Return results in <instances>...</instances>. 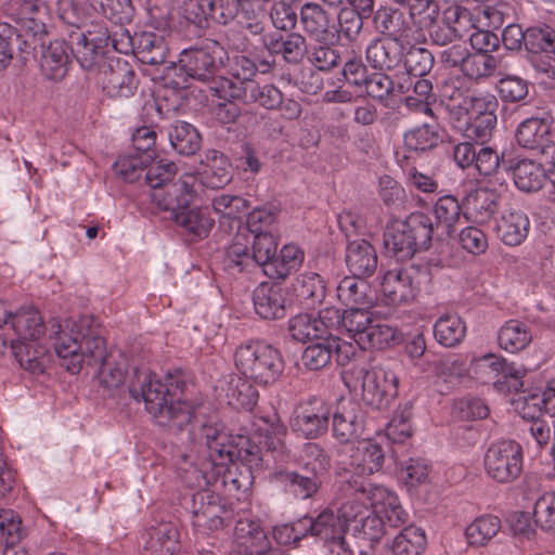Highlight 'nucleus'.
<instances>
[{
    "instance_id": "nucleus-6",
    "label": "nucleus",
    "mask_w": 555,
    "mask_h": 555,
    "mask_svg": "<svg viewBox=\"0 0 555 555\" xmlns=\"http://www.w3.org/2000/svg\"><path fill=\"white\" fill-rule=\"evenodd\" d=\"M234 361L242 375L262 386L275 383L284 370L280 351L260 340H251L238 346Z\"/></svg>"
},
{
    "instance_id": "nucleus-48",
    "label": "nucleus",
    "mask_w": 555,
    "mask_h": 555,
    "mask_svg": "<svg viewBox=\"0 0 555 555\" xmlns=\"http://www.w3.org/2000/svg\"><path fill=\"white\" fill-rule=\"evenodd\" d=\"M501 529V520L493 515L476 518L465 530V537L470 545H486Z\"/></svg>"
},
{
    "instance_id": "nucleus-30",
    "label": "nucleus",
    "mask_w": 555,
    "mask_h": 555,
    "mask_svg": "<svg viewBox=\"0 0 555 555\" xmlns=\"http://www.w3.org/2000/svg\"><path fill=\"white\" fill-rule=\"evenodd\" d=\"M11 348L21 367L33 374L42 373L49 362L48 349L40 341H12Z\"/></svg>"
},
{
    "instance_id": "nucleus-14",
    "label": "nucleus",
    "mask_w": 555,
    "mask_h": 555,
    "mask_svg": "<svg viewBox=\"0 0 555 555\" xmlns=\"http://www.w3.org/2000/svg\"><path fill=\"white\" fill-rule=\"evenodd\" d=\"M307 534H311L325 544L336 548L338 555H352L345 541L346 527L344 520L331 509L322 511L315 518L304 517Z\"/></svg>"
},
{
    "instance_id": "nucleus-29",
    "label": "nucleus",
    "mask_w": 555,
    "mask_h": 555,
    "mask_svg": "<svg viewBox=\"0 0 555 555\" xmlns=\"http://www.w3.org/2000/svg\"><path fill=\"white\" fill-rule=\"evenodd\" d=\"M405 49L395 40L378 39L366 48V60L374 68L391 69L402 61Z\"/></svg>"
},
{
    "instance_id": "nucleus-49",
    "label": "nucleus",
    "mask_w": 555,
    "mask_h": 555,
    "mask_svg": "<svg viewBox=\"0 0 555 555\" xmlns=\"http://www.w3.org/2000/svg\"><path fill=\"white\" fill-rule=\"evenodd\" d=\"M416 42L405 44L402 61L406 72L415 77H424L431 70L435 59L425 48L416 47Z\"/></svg>"
},
{
    "instance_id": "nucleus-17",
    "label": "nucleus",
    "mask_w": 555,
    "mask_h": 555,
    "mask_svg": "<svg viewBox=\"0 0 555 555\" xmlns=\"http://www.w3.org/2000/svg\"><path fill=\"white\" fill-rule=\"evenodd\" d=\"M270 481L301 500L314 496L322 486V478L313 474H301L283 467H276L270 474Z\"/></svg>"
},
{
    "instance_id": "nucleus-15",
    "label": "nucleus",
    "mask_w": 555,
    "mask_h": 555,
    "mask_svg": "<svg viewBox=\"0 0 555 555\" xmlns=\"http://www.w3.org/2000/svg\"><path fill=\"white\" fill-rule=\"evenodd\" d=\"M417 272L412 268L391 269L382 280V293L387 304L403 305L414 300L418 292Z\"/></svg>"
},
{
    "instance_id": "nucleus-61",
    "label": "nucleus",
    "mask_w": 555,
    "mask_h": 555,
    "mask_svg": "<svg viewBox=\"0 0 555 555\" xmlns=\"http://www.w3.org/2000/svg\"><path fill=\"white\" fill-rule=\"evenodd\" d=\"M256 63L243 54H235L229 60L228 73L231 78L225 77L235 87L244 86V82L254 81L253 77L257 73Z\"/></svg>"
},
{
    "instance_id": "nucleus-3",
    "label": "nucleus",
    "mask_w": 555,
    "mask_h": 555,
    "mask_svg": "<svg viewBox=\"0 0 555 555\" xmlns=\"http://www.w3.org/2000/svg\"><path fill=\"white\" fill-rule=\"evenodd\" d=\"M181 389L180 373H168L164 380L147 369H134L129 379V393L137 401H143L146 411L159 426L181 430L194 418L195 406L185 400H173L171 388Z\"/></svg>"
},
{
    "instance_id": "nucleus-16",
    "label": "nucleus",
    "mask_w": 555,
    "mask_h": 555,
    "mask_svg": "<svg viewBox=\"0 0 555 555\" xmlns=\"http://www.w3.org/2000/svg\"><path fill=\"white\" fill-rule=\"evenodd\" d=\"M364 429V412L360 404L341 400L333 414V434L341 443L357 439Z\"/></svg>"
},
{
    "instance_id": "nucleus-11",
    "label": "nucleus",
    "mask_w": 555,
    "mask_h": 555,
    "mask_svg": "<svg viewBox=\"0 0 555 555\" xmlns=\"http://www.w3.org/2000/svg\"><path fill=\"white\" fill-rule=\"evenodd\" d=\"M485 470L491 479L506 483L515 480L522 469V449L514 440L491 444L483 457Z\"/></svg>"
},
{
    "instance_id": "nucleus-5",
    "label": "nucleus",
    "mask_w": 555,
    "mask_h": 555,
    "mask_svg": "<svg viewBox=\"0 0 555 555\" xmlns=\"http://www.w3.org/2000/svg\"><path fill=\"white\" fill-rule=\"evenodd\" d=\"M434 235V223L428 215L411 214L405 221L390 223L384 234V246L397 260L413 257L418 249H427Z\"/></svg>"
},
{
    "instance_id": "nucleus-34",
    "label": "nucleus",
    "mask_w": 555,
    "mask_h": 555,
    "mask_svg": "<svg viewBox=\"0 0 555 555\" xmlns=\"http://www.w3.org/2000/svg\"><path fill=\"white\" fill-rule=\"evenodd\" d=\"M145 542L149 555H175L179 550V532L170 522L152 528Z\"/></svg>"
},
{
    "instance_id": "nucleus-51",
    "label": "nucleus",
    "mask_w": 555,
    "mask_h": 555,
    "mask_svg": "<svg viewBox=\"0 0 555 555\" xmlns=\"http://www.w3.org/2000/svg\"><path fill=\"white\" fill-rule=\"evenodd\" d=\"M397 339V331L392 326L383 322H373L358 339V347L361 349L378 348L383 349Z\"/></svg>"
},
{
    "instance_id": "nucleus-4",
    "label": "nucleus",
    "mask_w": 555,
    "mask_h": 555,
    "mask_svg": "<svg viewBox=\"0 0 555 555\" xmlns=\"http://www.w3.org/2000/svg\"><path fill=\"white\" fill-rule=\"evenodd\" d=\"M345 385L361 391L363 403L375 410L387 409L398 396L399 378L386 364L353 366L343 373Z\"/></svg>"
},
{
    "instance_id": "nucleus-18",
    "label": "nucleus",
    "mask_w": 555,
    "mask_h": 555,
    "mask_svg": "<svg viewBox=\"0 0 555 555\" xmlns=\"http://www.w3.org/2000/svg\"><path fill=\"white\" fill-rule=\"evenodd\" d=\"M197 178L193 173H183L178 181L171 182L166 189H156L151 198L157 207L176 211V208L186 207L195 194Z\"/></svg>"
},
{
    "instance_id": "nucleus-28",
    "label": "nucleus",
    "mask_w": 555,
    "mask_h": 555,
    "mask_svg": "<svg viewBox=\"0 0 555 555\" xmlns=\"http://www.w3.org/2000/svg\"><path fill=\"white\" fill-rule=\"evenodd\" d=\"M551 127L548 116L528 118L518 126L516 140L525 149L543 147L551 141Z\"/></svg>"
},
{
    "instance_id": "nucleus-52",
    "label": "nucleus",
    "mask_w": 555,
    "mask_h": 555,
    "mask_svg": "<svg viewBox=\"0 0 555 555\" xmlns=\"http://www.w3.org/2000/svg\"><path fill=\"white\" fill-rule=\"evenodd\" d=\"M353 534L358 538L369 540L371 542H378L382 538L388 535V527L383 522L377 511L369 512L362 516L361 519H357L356 524L352 525Z\"/></svg>"
},
{
    "instance_id": "nucleus-20",
    "label": "nucleus",
    "mask_w": 555,
    "mask_h": 555,
    "mask_svg": "<svg viewBox=\"0 0 555 555\" xmlns=\"http://www.w3.org/2000/svg\"><path fill=\"white\" fill-rule=\"evenodd\" d=\"M330 414V406L323 400L314 398L300 406L293 428L306 438H315L326 430Z\"/></svg>"
},
{
    "instance_id": "nucleus-43",
    "label": "nucleus",
    "mask_w": 555,
    "mask_h": 555,
    "mask_svg": "<svg viewBox=\"0 0 555 555\" xmlns=\"http://www.w3.org/2000/svg\"><path fill=\"white\" fill-rule=\"evenodd\" d=\"M531 339L532 335L528 326L517 320L506 321L498 333L499 346L511 353L525 349Z\"/></svg>"
},
{
    "instance_id": "nucleus-25",
    "label": "nucleus",
    "mask_w": 555,
    "mask_h": 555,
    "mask_svg": "<svg viewBox=\"0 0 555 555\" xmlns=\"http://www.w3.org/2000/svg\"><path fill=\"white\" fill-rule=\"evenodd\" d=\"M253 301L256 313L262 319H281L286 313L284 292L276 284H259L253 293Z\"/></svg>"
},
{
    "instance_id": "nucleus-46",
    "label": "nucleus",
    "mask_w": 555,
    "mask_h": 555,
    "mask_svg": "<svg viewBox=\"0 0 555 555\" xmlns=\"http://www.w3.org/2000/svg\"><path fill=\"white\" fill-rule=\"evenodd\" d=\"M211 205L221 223L225 220L240 223L242 216L248 209L249 203L240 195L222 193L212 198Z\"/></svg>"
},
{
    "instance_id": "nucleus-22",
    "label": "nucleus",
    "mask_w": 555,
    "mask_h": 555,
    "mask_svg": "<svg viewBox=\"0 0 555 555\" xmlns=\"http://www.w3.org/2000/svg\"><path fill=\"white\" fill-rule=\"evenodd\" d=\"M350 467L356 479L373 475L382 469L385 461L383 447L372 439H363L350 450Z\"/></svg>"
},
{
    "instance_id": "nucleus-47",
    "label": "nucleus",
    "mask_w": 555,
    "mask_h": 555,
    "mask_svg": "<svg viewBox=\"0 0 555 555\" xmlns=\"http://www.w3.org/2000/svg\"><path fill=\"white\" fill-rule=\"evenodd\" d=\"M95 38H88L85 34L77 37L75 48H72L80 66L86 70H92L96 66L102 67L104 61V50Z\"/></svg>"
},
{
    "instance_id": "nucleus-40",
    "label": "nucleus",
    "mask_w": 555,
    "mask_h": 555,
    "mask_svg": "<svg viewBox=\"0 0 555 555\" xmlns=\"http://www.w3.org/2000/svg\"><path fill=\"white\" fill-rule=\"evenodd\" d=\"M442 128L437 122H429L406 131L403 140L406 149L425 152L436 147L442 141Z\"/></svg>"
},
{
    "instance_id": "nucleus-32",
    "label": "nucleus",
    "mask_w": 555,
    "mask_h": 555,
    "mask_svg": "<svg viewBox=\"0 0 555 555\" xmlns=\"http://www.w3.org/2000/svg\"><path fill=\"white\" fill-rule=\"evenodd\" d=\"M263 426L261 430L266 431L263 443L276 462H286L289 457V450L285 446L283 437L286 434V427L280 416L273 412L261 417Z\"/></svg>"
},
{
    "instance_id": "nucleus-56",
    "label": "nucleus",
    "mask_w": 555,
    "mask_h": 555,
    "mask_svg": "<svg viewBox=\"0 0 555 555\" xmlns=\"http://www.w3.org/2000/svg\"><path fill=\"white\" fill-rule=\"evenodd\" d=\"M288 332L291 337L299 343L323 339L315 317L311 314H298L292 318L288 322Z\"/></svg>"
},
{
    "instance_id": "nucleus-10",
    "label": "nucleus",
    "mask_w": 555,
    "mask_h": 555,
    "mask_svg": "<svg viewBox=\"0 0 555 555\" xmlns=\"http://www.w3.org/2000/svg\"><path fill=\"white\" fill-rule=\"evenodd\" d=\"M346 490L351 493H371V504L379 514L383 522L390 530L402 529L408 526L409 513L402 507L398 495L384 486L373 485L363 481L346 483Z\"/></svg>"
},
{
    "instance_id": "nucleus-9",
    "label": "nucleus",
    "mask_w": 555,
    "mask_h": 555,
    "mask_svg": "<svg viewBox=\"0 0 555 555\" xmlns=\"http://www.w3.org/2000/svg\"><path fill=\"white\" fill-rule=\"evenodd\" d=\"M214 94L227 102L238 101L243 104L257 103L267 109H275L283 103L282 92L273 85H259L247 81L235 87L225 77H221L214 86Z\"/></svg>"
},
{
    "instance_id": "nucleus-13",
    "label": "nucleus",
    "mask_w": 555,
    "mask_h": 555,
    "mask_svg": "<svg viewBox=\"0 0 555 555\" xmlns=\"http://www.w3.org/2000/svg\"><path fill=\"white\" fill-rule=\"evenodd\" d=\"M96 81L106 95L113 99L130 98L138 87L133 69L120 59L104 62L96 74Z\"/></svg>"
},
{
    "instance_id": "nucleus-59",
    "label": "nucleus",
    "mask_w": 555,
    "mask_h": 555,
    "mask_svg": "<svg viewBox=\"0 0 555 555\" xmlns=\"http://www.w3.org/2000/svg\"><path fill=\"white\" fill-rule=\"evenodd\" d=\"M373 322L371 312L364 307L350 308L344 311L343 328L358 345L359 336L364 334Z\"/></svg>"
},
{
    "instance_id": "nucleus-57",
    "label": "nucleus",
    "mask_w": 555,
    "mask_h": 555,
    "mask_svg": "<svg viewBox=\"0 0 555 555\" xmlns=\"http://www.w3.org/2000/svg\"><path fill=\"white\" fill-rule=\"evenodd\" d=\"M240 4L237 0H199L198 3L206 17L221 24H228L236 16Z\"/></svg>"
},
{
    "instance_id": "nucleus-54",
    "label": "nucleus",
    "mask_w": 555,
    "mask_h": 555,
    "mask_svg": "<svg viewBox=\"0 0 555 555\" xmlns=\"http://www.w3.org/2000/svg\"><path fill=\"white\" fill-rule=\"evenodd\" d=\"M304 258V251L297 245L287 244L282 247L279 256L275 255L271 268H274L276 278L284 279L301 266Z\"/></svg>"
},
{
    "instance_id": "nucleus-42",
    "label": "nucleus",
    "mask_w": 555,
    "mask_h": 555,
    "mask_svg": "<svg viewBox=\"0 0 555 555\" xmlns=\"http://www.w3.org/2000/svg\"><path fill=\"white\" fill-rule=\"evenodd\" d=\"M172 212L177 224L194 237L202 238L207 236L215 223L207 210L199 208L186 209L182 207L176 208V211Z\"/></svg>"
},
{
    "instance_id": "nucleus-21",
    "label": "nucleus",
    "mask_w": 555,
    "mask_h": 555,
    "mask_svg": "<svg viewBox=\"0 0 555 555\" xmlns=\"http://www.w3.org/2000/svg\"><path fill=\"white\" fill-rule=\"evenodd\" d=\"M72 48L64 40H54L42 46L39 57L41 74L48 80L61 81L72 64Z\"/></svg>"
},
{
    "instance_id": "nucleus-64",
    "label": "nucleus",
    "mask_w": 555,
    "mask_h": 555,
    "mask_svg": "<svg viewBox=\"0 0 555 555\" xmlns=\"http://www.w3.org/2000/svg\"><path fill=\"white\" fill-rule=\"evenodd\" d=\"M533 516L541 528L555 530V492H545L535 501Z\"/></svg>"
},
{
    "instance_id": "nucleus-8",
    "label": "nucleus",
    "mask_w": 555,
    "mask_h": 555,
    "mask_svg": "<svg viewBox=\"0 0 555 555\" xmlns=\"http://www.w3.org/2000/svg\"><path fill=\"white\" fill-rule=\"evenodd\" d=\"M223 47L216 40L206 39L199 47L181 51L177 63L178 69L186 77L212 86L222 77L218 76L225 57Z\"/></svg>"
},
{
    "instance_id": "nucleus-39",
    "label": "nucleus",
    "mask_w": 555,
    "mask_h": 555,
    "mask_svg": "<svg viewBox=\"0 0 555 555\" xmlns=\"http://www.w3.org/2000/svg\"><path fill=\"white\" fill-rule=\"evenodd\" d=\"M466 323L457 314L441 315L434 325L436 340L444 347H455L466 336Z\"/></svg>"
},
{
    "instance_id": "nucleus-58",
    "label": "nucleus",
    "mask_w": 555,
    "mask_h": 555,
    "mask_svg": "<svg viewBox=\"0 0 555 555\" xmlns=\"http://www.w3.org/2000/svg\"><path fill=\"white\" fill-rule=\"evenodd\" d=\"M332 359V349L327 339L323 338L305 348L300 357V364L309 371L325 367Z\"/></svg>"
},
{
    "instance_id": "nucleus-60",
    "label": "nucleus",
    "mask_w": 555,
    "mask_h": 555,
    "mask_svg": "<svg viewBox=\"0 0 555 555\" xmlns=\"http://www.w3.org/2000/svg\"><path fill=\"white\" fill-rule=\"evenodd\" d=\"M302 459L305 461L304 472L320 478H323L331 466L330 456L317 443L305 444Z\"/></svg>"
},
{
    "instance_id": "nucleus-36",
    "label": "nucleus",
    "mask_w": 555,
    "mask_h": 555,
    "mask_svg": "<svg viewBox=\"0 0 555 555\" xmlns=\"http://www.w3.org/2000/svg\"><path fill=\"white\" fill-rule=\"evenodd\" d=\"M507 69L502 59L488 53H470L463 64L462 73L470 79H485L493 75H501Z\"/></svg>"
},
{
    "instance_id": "nucleus-37",
    "label": "nucleus",
    "mask_w": 555,
    "mask_h": 555,
    "mask_svg": "<svg viewBox=\"0 0 555 555\" xmlns=\"http://www.w3.org/2000/svg\"><path fill=\"white\" fill-rule=\"evenodd\" d=\"M293 291L301 305L309 309L321 304L325 297L324 282L314 272L299 274L293 283Z\"/></svg>"
},
{
    "instance_id": "nucleus-44",
    "label": "nucleus",
    "mask_w": 555,
    "mask_h": 555,
    "mask_svg": "<svg viewBox=\"0 0 555 555\" xmlns=\"http://www.w3.org/2000/svg\"><path fill=\"white\" fill-rule=\"evenodd\" d=\"M172 149L181 155H193L201 146L198 131L189 122L176 121L168 132Z\"/></svg>"
},
{
    "instance_id": "nucleus-7",
    "label": "nucleus",
    "mask_w": 555,
    "mask_h": 555,
    "mask_svg": "<svg viewBox=\"0 0 555 555\" xmlns=\"http://www.w3.org/2000/svg\"><path fill=\"white\" fill-rule=\"evenodd\" d=\"M276 249L278 240L273 232L236 233L227 248L225 266L237 272L251 263L271 268Z\"/></svg>"
},
{
    "instance_id": "nucleus-23",
    "label": "nucleus",
    "mask_w": 555,
    "mask_h": 555,
    "mask_svg": "<svg viewBox=\"0 0 555 555\" xmlns=\"http://www.w3.org/2000/svg\"><path fill=\"white\" fill-rule=\"evenodd\" d=\"M218 389L229 405L235 409L251 410L259 398L257 389L244 375L228 374L219 380Z\"/></svg>"
},
{
    "instance_id": "nucleus-53",
    "label": "nucleus",
    "mask_w": 555,
    "mask_h": 555,
    "mask_svg": "<svg viewBox=\"0 0 555 555\" xmlns=\"http://www.w3.org/2000/svg\"><path fill=\"white\" fill-rule=\"evenodd\" d=\"M146 167L145 179L152 189V193L156 189H166L168 184H171V180L177 172L176 164L165 159L155 160L151 157Z\"/></svg>"
},
{
    "instance_id": "nucleus-26",
    "label": "nucleus",
    "mask_w": 555,
    "mask_h": 555,
    "mask_svg": "<svg viewBox=\"0 0 555 555\" xmlns=\"http://www.w3.org/2000/svg\"><path fill=\"white\" fill-rule=\"evenodd\" d=\"M529 228V218L518 209L505 210L496 222V233L508 246L521 244L528 235Z\"/></svg>"
},
{
    "instance_id": "nucleus-62",
    "label": "nucleus",
    "mask_w": 555,
    "mask_h": 555,
    "mask_svg": "<svg viewBox=\"0 0 555 555\" xmlns=\"http://www.w3.org/2000/svg\"><path fill=\"white\" fill-rule=\"evenodd\" d=\"M464 135L469 140L485 143L490 140L496 126V115L469 117L465 120Z\"/></svg>"
},
{
    "instance_id": "nucleus-33",
    "label": "nucleus",
    "mask_w": 555,
    "mask_h": 555,
    "mask_svg": "<svg viewBox=\"0 0 555 555\" xmlns=\"http://www.w3.org/2000/svg\"><path fill=\"white\" fill-rule=\"evenodd\" d=\"M202 164L204 166L202 179L207 188L219 189L231 181V166L222 153L216 150L208 151Z\"/></svg>"
},
{
    "instance_id": "nucleus-1",
    "label": "nucleus",
    "mask_w": 555,
    "mask_h": 555,
    "mask_svg": "<svg viewBox=\"0 0 555 555\" xmlns=\"http://www.w3.org/2000/svg\"><path fill=\"white\" fill-rule=\"evenodd\" d=\"M193 440L207 454V463L201 468L190 467L183 476L188 487L201 489L192 495V522L199 529L218 530L231 521L233 511L214 491L220 488L229 493L241 490L242 483L227 466L255 454L251 450L234 444L228 434L215 425L203 424L193 433Z\"/></svg>"
},
{
    "instance_id": "nucleus-63",
    "label": "nucleus",
    "mask_w": 555,
    "mask_h": 555,
    "mask_svg": "<svg viewBox=\"0 0 555 555\" xmlns=\"http://www.w3.org/2000/svg\"><path fill=\"white\" fill-rule=\"evenodd\" d=\"M443 15L456 38H461L476 28L475 17L466 8L452 5L443 12Z\"/></svg>"
},
{
    "instance_id": "nucleus-50",
    "label": "nucleus",
    "mask_w": 555,
    "mask_h": 555,
    "mask_svg": "<svg viewBox=\"0 0 555 555\" xmlns=\"http://www.w3.org/2000/svg\"><path fill=\"white\" fill-rule=\"evenodd\" d=\"M461 212L462 207L454 196L446 195L440 197L434 206L436 229H441L443 233L449 234L451 229L459 221Z\"/></svg>"
},
{
    "instance_id": "nucleus-2",
    "label": "nucleus",
    "mask_w": 555,
    "mask_h": 555,
    "mask_svg": "<svg viewBox=\"0 0 555 555\" xmlns=\"http://www.w3.org/2000/svg\"><path fill=\"white\" fill-rule=\"evenodd\" d=\"M49 339L61 359V365L72 374L79 373L85 364L100 365L102 385L118 388L124 384L128 360L119 351L107 352L99 323L93 317L53 319Z\"/></svg>"
},
{
    "instance_id": "nucleus-31",
    "label": "nucleus",
    "mask_w": 555,
    "mask_h": 555,
    "mask_svg": "<svg viewBox=\"0 0 555 555\" xmlns=\"http://www.w3.org/2000/svg\"><path fill=\"white\" fill-rule=\"evenodd\" d=\"M11 326L16 334L13 341H37L41 339L46 327L39 312L34 308H23L11 318Z\"/></svg>"
},
{
    "instance_id": "nucleus-55",
    "label": "nucleus",
    "mask_w": 555,
    "mask_h": 555,
    "mask_svg": "<svg viewBox=\"0 0 555 555\" xmlns=\"http://www.w3.org/2000/svg\"><path fill=\"white\" fill-rule=\"evenodd\" d=\"M334 42L317 43L309 49L308 60L319 70L328 72L343 62L339 51L333 47Z\"/></svg>"
},
{
    "instance_id": "nucleus-45",
    "label": "nucleus",
    "mask_w": 555,
    "mask_h": 555,
    "mask_svg": "<svg viewBox=\"0 0 555 555\" xmlns=\"http://www.w3.org/2000/svg\"><path fill=\"white\" fill-rule=\"evenodd\" d=\"M542 166L533 160L521 159L513 168L515 185L524 192L539 191L545 181Z\"/></svg>"
},
{
    "instance_id": "nucleus-12",
    "label": "nucleus",
    "mask_w": 555,
    "mask_h": 555,
    "mask_svg": "<svg viewBox=\"0 0 555 555\" xmlns=\"http://www.w3.org/2000/svg\"><path fill=\"white\" fill-rule=\"evenodd\" d=\"M507 188V180L502 175H496L494 179H489L485 186L469 192L464 199L465 218L477 223L489 221Z\"/></svg>"
},
{
    "instance_id": "nucleus-19",
    "label": "nucleus",
    "mask_w": 555,
    "mask_h": 555,
    "mask_svg": "<svg viewBox=\"0 0 555 555\" xmlns=\"http://www.w3.org/2000/svg\"><path fill=\"white\" fill-rule=\"evenodd\" d=\"M300 24L307 36L315 43H326L338 39L335 25L326 11L317 3L307 2L300 9Z\"/></svg>"
},
{
    "instance_id": "nucleus-35",
    "label": "nucleus",
    "mask_w": 555,
    "mask_h": 555,
    "mask_svg": "<svg viewBox=\"0 0 555 555\" xmlns=\"http://www.w3.org/2000/svg\"><path fill=\"white\" fill-rule=\"evenodd\" d=\"M427 545V539L424 529L409 525L400 529L389 544L388 548L393 555H420Z\"/></svg>"
},
{
    "instance_id": "nucleus-38",
    "label": "nucleus",
    "mask_w": 555,
    "mask_h": 555,
    "mask_svg": "<svg viewBox=\"0 0 555 555\" xmlns=\"http://www.w3.org/2000/svg\"><path fill=\"white\" fill-rule=\"evenodd\" d=\"M337 297L346 306H370L372 291L364 278L345 276L337 285Z\"/></svg>"
},
{
    "instance_id": "nucleus-24",
    "label": "nucleus",
    "mask_w": 555,
    "mask_h": 555,
    "mask_svg": "<svg viewBox=\"0 0 555 555\" xmlns=\"http://www.w3.org/2000/svg\"><path fill=\"white\" fill-rule=\"evenodd\" d=\"M345 261L349 272L358 278L371 276L378 264L375 248L365 240H354L348 243Z\"/></svg>"
},
{
    "instance_id": "nucleus-41",
    "label": "nucleus",
    "mask_w": 555,
    "mask_h": 555,
    "mask_svg": "<svg viewBox=\"0 0 555 555\" xmlns=\"http://www.w3.org/2000/svg\"><path fill=\"white\" fill-rule=\"evenodd\" d=\"M269 50L273 53L281 54L283 59L291 64L300 63L309 52V46L306 38L298 33H291L281 36L279 39L271 40L267 43Z\"/></svg>"
},
{
    "instance_id": "nucleus-27",
    "label": "nucleus",
    "mask_w": 555,
    "mask_h": 555,
    "mask_svg": "<svg viewBox=\"0 0 555 555\" xmlns=\"http://www.w3.org/2000/svg\"><path fill=\"white\" fill-rule=\"evenodd\" d=\"M354 481L359 480L351 476L344 480L339 487V492L344 502L338 508V516L344 520L346 529L349 528L350 530H352V525L356 524L357 519H361L362 516L370 512L366 501H371V493L369 491L365 493H351L344 489L346 483ZM362 481L365 482L364 480Z\"/></svg>"
}]
</instances>
